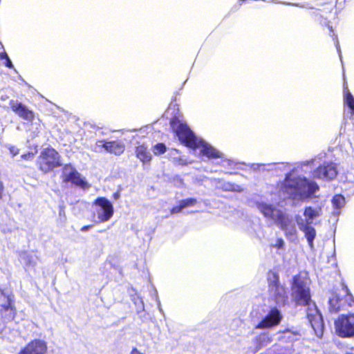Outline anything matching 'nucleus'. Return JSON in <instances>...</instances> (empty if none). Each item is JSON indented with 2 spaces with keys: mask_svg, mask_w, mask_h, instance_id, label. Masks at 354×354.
I'll use <instances>...</instances> for the list:
<instances>
[{
  "mask_svg": "<svg viewBox=\"0 0 354 354\" xmlns=\"http://www.w3.org/2000/svg\"><path fill=\"white\" fill-rule=\"evenodd\" d=\"M292 297L297 306H307L306 317L318 337H322L324 333V322L322 315L315 303L311 299L309 281L301 275L295 276L292 279Z\"/></svg>",
  "mask_w": 354,
  "mask_h": 354,
  "instance_id": "1",
  "label": "nucleus"
},
{
  "mask_svg": "<svg viewBox=\"0 0 354 354\" xmlns=\"http://www.w3.org/2000/svg\"><path fill=\"white\" fill-rule=\"evenodd\" d=\"M171 127L180 142L192 149H198L201 155H221L220 152L203 138L196 136L187 124L178 118L170 122Z\"/></svg>",
  "mask_w": 354,
  "mask_h": 354,
  "instance_id": "2",
  "label": "nucleus"
},
{
  "mask_svg": "<svg viewBox=\"0 0 354 354\" xmlns=\"http://www.w3.org/2000/svg\"><path fill=\"white\" fill-rule=\"evenodd\" d=\"M281 189L292 199L305 200L313 197L319 187L315 182L293 171L286 175Z\"/></svg>",
  "mask_w": 354,
  "mask_h": 354,
  "instance_id": "3",
  "label": "nucleus"
},
{
  "mask_svg": "<svg viewBox=\"0 0 354 354\" xmlns=\"http://www.w3.org/2000/svg\"><path fill=\"white\" fill-rule=\"evenodd\" d=\"M321 207H313L311 206L306 207L304 211V217L297 215L295 220L299 230L304 233L307 239L309 247L313 249L314 248V239L316 236L315 229L311 226L313 220L321 216Z\"/></svg>",
  "mask_w": 354,
  "mask_h": 354,
  "instance_id": "4",
  "label": "nucleus"
},
{
  "mask_svg": "<svg viewBox=\"0 0 354 354\" xmlns=\"http://www.w3.org/2000/svg\"><path fill=\"white\" fill-rule=\"evenodd\" d=\"M268 281L270 297L279 306H283L287 301L288 296L284 286L279 283L278 274L274 272L270 273Z\"/></svg>",
  "mask_w": 354,
  "mask_h": 354,
  "instance_id": "5",
  "label": "nucleus"
},
{
  "mask_svg": "<svg viewBox=\"0 0 354 354\" xmlns=\"http://www.w3.org/2000/svg\"><path fill=\"white\" fill-rule=\"evenodd\" d=\"M94 216L97 218V222L105 223L109 221L113 215V206L105 197L97 198L93 203Z\"/></svg>",
  "mask_w": 354,
  "mask_h": 354,
  "instance_id": "6",
  "label": "nucleus"
},
{
  "mask_svg": "<svg viewBox=\"0 0 354 354\" xmlns=\"http://www.w3.org/2000/svg\"><path fill=\"white\" fill-rule=\"evenodd\" d=\"M0 317L4 322H10L15 319L17 310L15 306L14 296L11 292L1 290Z\"/></svg>",
  "mask_w": 354,
  "mask_h": 354,
  "instance_id": "7",
  "label": "nucleus"
},
{
  "mask_svg": "<svg viewBox=\"0 0 354 354\" xmlns=\"http://www.w3.org/2000/svg\"><path fill=\"white\" fill-rule=\"evenodd\" d=\"M335 328L339 337H354V314L339 317L335 322Z\"/></svg>",
  "mask_w": 354,
  "mask_h": 354,
  "instance_id": "8",
  "label": "nucleus"
},
{
  "mask_svg": "<svg viewBox=\"0 0 354 354\" xmlns=\"http://www.w3.org/2000/svg\"><path fill=\"white\" fill-rule=\"evenodd\" d=\"M62 178L63 183L72 184L82 189H88L90 185L81 176V174L71 165H66L63 168Z\"/></svg>",
  "mask_w": 354,
  "mask_h": 354,
  "instance_id": "9",
  "label": "nucleus"
},
{
  "mask_svg": "<svg viewBox=\"0 0 354 354\" xmlns=\"http://www.w3.org/2000/svg\"><path fill=\"white\" fill-rule=\"evenodd\" d=\"M257 209L263 216L275 223L280 218L283 210L279 208V205H272L266 202H260L257 204Z\"/></svg>",
  "mask_w": 354,
  "mask_h": 354,
  "instance_id": "10",
  "label": "nucleus"
},
{
  "mask_svg": "<svg viewBox=\"0 0 354 354\" xmlns=\"http://www.w3.org/2000/svg\"><path fill=\"white\" fill-rule=\"evenodd\" d=\"M282 319L281 312L277 308H272L262 320L255 326L256 329H268L279 324Z\"/></svg>",
  "mask_w": 354,
  "mask_h": 354,
  "instance_id": "11",
  "label": "nucleus"
},
{
  "mask_svg": "<svg viewBox=\"0 0 354 354\" xmlns=\"http://www.w3.org/2000/svg\"><path fill=\"white\" fill-rule=\"evenodd\" d=\"M337 174V169L335 163H328L320 166L313 172L314 178L326 180L334 179Z\"/></svg>",
  "mask_w": 354,
  "mask_h": 354,
  "instance_id": "12",
  "label": "nucleus"
},
{
  "mask_svg": "<svg viewBox=\"0 0 354 354\" xmlns=\"http://www.w3.org/2000/svg\"><path fill=\"white\" fill-rule=\"evenodd\" d=\"M47 346L44 341L34 339L21 349L18 354H46Z\"/></svg>",
  "mask_w": 354,
  "mask_h": 354,
  "instance_id": "13",
  "label": "nucleus"
},
{
  "mask_svg": "<svg viewBox=\"0 0 354 354\" xmlns=\"http://www.w3.org/2000/svg\"><path fill=\"white\" fill-rule=\"evenodd\" d=\"M97 147L104 149L100 152L113 153L114 155H120L124 151V144L119 140L105 142L104 140L98 141Z\"/></svg>",
  "mask_w": 354,
  "mask_h": 354,
  "instance_id": "14",
  "label": "nucleus"
},
{
  "mask_svg": "<svg viewBox=\"0 0 354 354\" xmlns=\"http://www.w3.org/2000/svg\"><path fill=\"white\" fill-rule=\"evenodd\" d=\"M37 163L44 173H48L62 165L59 156H39Z\"/></svg>",
  "mask_w": 354,
  "mask_h": 354,
  "instance_id": "15",
  "label": "nucleus"
},
{
  "mask_svg": "<svg viewBox=\"0 0 354 354\" xmlns=\"http://www.w3.org/2000/svg\"><path fill=\"white\" fill-rule=\"evenodd\" d=\"M10 106L12 110L20 118L30 121L34 118L33 112L29 110L24 104L17 101L10 100Z\"/></svg>",
  "mask_w": 354,
  "mask_h": 354,
  "instance_id": "16",
  "label": "nucleus"
},
{
  "mask_svg": "<svg viewBox=\"0 0 354 354\" xmlns=\"http://www.w3.org/2000/svg\"><path fill=\"white\" fill-rule=\"evenodd\" d=\"M19 260L26 271H28L35 268L38 257L33 251H22L19 253Z\"/></svg>",
  "mask_w": 354,
  "mask_h": 354,
  "instance_id": "17",
  "label": "nucleus"
},
{
  "mask_svg": "<svg viewBox=\"0 0 354 354\" xmlns=\"http://www.w3.org/2000/svg\"><path fill=\"white\" fill-rule=\"evenodd\" d=\"M272 341V338L268 333H261L253 339L252 346L250 347V350L252 353H256L270 344Z\"/></svg>",
  "mask_w": 354,
  "mask_h": 354,
  "instance_id": "18",
  "label": "nucleus"
},
{
  "mask_svg": "<svg viewBox=\"0 0 354 354\" xmlns=\"http://www.w3.org/2000/svg\"><path fill=\"white\" fill-rule=\"evenodd\" d=\"M328 304V308L331 313H337L342 308V300L336 294H333L329 298Z\"/></svg>",
  "mask_w": 354,
  "mask_h": 354,
  "instance_id": "19",
  "label": "nucleus"
},
{
  "mask_svg": "<svg viewBox=\"0 0 354 354\" xmlns=\"http://www.w3.org/2000/svg\"><path fill=\"white\" fill-rule=\"evenodd\" d=\"M344 103L349 108L351 114L354 115V97L347 87L344 88Z\"/></svg>",
  "mask_w": 354,
  "mask_h": 354,
  "instance_id": "20",
  "label": "nucleus"
},
{
  "mask_svg": "<svg viewBox=\"0 0 354 354\" xmlns=\"http://www.w3.org/2000/svg\"><path fill=\"white\" fill-rule=\"evenodd\" d=\"M219 187L226 192H241L243 191L240 185L229 182L221 183Z\"/></svg>",
  "mask_w": 354,
  "mask_h": 354,
  "instance_id": "21",
  "label": "nucleus"
},
{
  "mask_svg": "<svg viewBox=\"0 0 354 354\" xmlns=\"http://www.w3.org/2000/svg\"><path fill=\"white\" fill-rule=\"evenodd\" d=\"M293 223L292 217L286 214L284 212L280 216L279 220L277 221L275 224H277L281 229L288 225H290Z\"/></svg>",
  "mask_w": 354,
  "mask_h": 354,
  "instance_id": "22",
  "label": "nucleus"
},
{
  "mask_svg": "<svg viewBox=\"0 0 354 354\" xmlns=\"http://www.w3.org/2000/svg\"><path fill=\"white\" fill-rule=\"evenodd\" d=\"M345 198L341 194H336L332 199L333 207L336 209H340L345 205Z\"/></svg>",
  "mask_w": 354,
  "mask_h": 354,
  "instance_id": "23",
  "label": "nucleus"
},
{
  "mask_svg": "<svg viewBox=\"0 0 354 354\" xmlns=\"http://www.w3.org/2000/svg\"><path fill=\"white\" fill-rule=\"evenodd\" d=\"M281 230H283L286 236L288 238H291L292 236H295L296 235L297 230L295 225L294 222L291 223L290 225H288L287 226L281 228Z\"/></svg>",
  "mask_w": 354,
  "mask_h": 354,
  "instance_id": "24",
  "label": "nucleus"
},
{
  "mask_svg": "<svg viewBox=\"0 0 354 354\" xmlns=\"http://www.w3.org/2000/svg\"><path fill=\"white\" fill-rule=\"evenodd\" d=\"M132 301L134 303L135 306H136V310H137L138 313L144 311V310H145L144 301L140 296H138V295L133 296L132 297Z\"/></svg>",
  "mask_w": 354,
  "mask_h": 354,
  "instance_id": "25",
  "label": "nucleus"
},
{
  "mask_svg": "<svg viewBox=\"0 0 354 354\" xmlns=\"http://www.w3.org/2000/svg\"><path fill=\"white\" fill-rule=\"evenodd\" d=\"M197 201L195 198H187L185 200H181L180 203L183 205V207L185 209L188 207H192L196 205Z\"/></svg>",
  "mask_w": 354,
  "mask_h": 354,
  "instance_id": "26",
  "label": "nucleus"
},
{
  "mask_svg": "<svg viewBox=\"0 0 354 354\" xmlns=\"http://www.w3.org/2000/svg\"><path fill=\"white\" fill-rule=\"evenodd\" d=\"M166 151V146L163 143H158L154 146V153H164Z\"/></svg>",
  "mask_w": 354,
  "mask_h": 354,
  "instance_id": "27",
  "label": "nucleus"
},
{
  "mask_svg": "<svg viewBox=\"0 0 354 354\" xmlns=\"http://www.w3.org/2000/svg\"><path fill=\"white\" fill-rule=\"evenodd\" d=\"M57 152L53 148L46 147L42 149V151L40 152V155H56Z\"/></svg>",
  "mask_w": 354,
  "mask_h": 354,
  "instance_id": "28",
  "label": "nucleus"
},
{
  "mask_svg": "<svg viewBox=\"0 0 354 354\" xmlns=\"http://www.w3.org/2000/svg\"><path fill=\"white\" fill-rule=\"evenodd\" d=\"M284 244V241L282 239H277L275 243L271 245V247L276 248L277 249H283Z\"/></svg>",
  "mask_w": 354,
  "mask_h": 354,
  "instance_id": "29",
  "label": "nucleus"
},
{
  "mask_svg": "<svg viewBox=\"0 0 354 354\" xmlns=\"http://www.w3.org/2000/svg\"><path fill=\"white\" fill-rule=\"evenodd\" d=\"M147 149L144 145L138 146L136 148V155H147Z\"/></svg>",
  "mask_w": 354,
  "mask_h": 354,
  "instance_id": "30",
  "label": "nucleus"
},
{
  "mask_svg": "<svg viewBox=\"0 0 354 354\" xmlns=\"http://www.w3.org/2000/svg\"><path fill=\"white\" fill-rule=\"evenodd\" d=\"M184 208L183 207V205L180 203V201L179 202V205L178 206H176V207H174L171 209V214H178L180 213Z\"/></svg>",
  "mask_w": 354,
  "mask_h": 354,
  "instance_id": "31",
  "label": "nucleus"
},
{
  "mask_svg": "<svg viewBox=\"0 0 354 354\" xmlns=\"http://www.w3.org/2000/svg\"><path fill=\"white\" fill-rule=\"evenodd\" d=\"M320 24L322 26H326L329 29L330 32H333L332 26L330 24V22L328 21H327L326 19H323L320 20Z\"/></svg>",
  "mask_w": 354,
  "mask_h": 354,
  "instance_id": "32",
  "label": "nucleus"
},
{
  "mask_svg": "<svg viewBox=\"0 0 354 354\" xmlns=\"http://www.w3.org/2000/svg\"><path fill=\"white\" fill-rule=\"evenodd\" d=\"M156 301L157 302V305H158V310L160 311V313L162 315H165L164 314V311L162 308V306H161V304H160V301L158 299V297L157 295V293H156Z\"/></svg>",
  "mask_w": 354,
  "mask_h": 354,
  "instance_id": "33",
  "label": "nucleus"
},
{
  "mask_svg": "<svg viewBox=\"0 0 354 354\" xmlns=\"http://www.w3.org/2000/svg\"><path fill=\"white\" fill-rule=\"evenodd\" d=\"M4 60H5L4 64H5V66L6 67L10 68H12L14 67V66H13L10 59L9 58V57L7 59H4Z\"/></svg>",
  "mask_w": 354,
  "mask_h": 354,
  "instance_id": "34",
  "label": "nucleus"
},
{
  "mask_svg": "<svg viewBox=\"0 0 354 354\" xmlns=\"http://www.w3.org/2000/svg\"><path fill=\"white\" fill-rule=\"evenodd\" d=\"M342 290L344 292V293L347 295L348 299L352 300L353 296L348 292V288H347V286H343Z\"/></svg>",
  "mask_w": 354,
  "mask_h": 354,
  "instance_id": "35",
  "label": "nucleus"
},
{
  "mask_svg": "<svg viewBox=\"0 0 354 354\" xmlns=\"http://www.w3.org/2000/svg\"><path fill=\"white\" fill-rule=\"evenodd\" d=\"M10 151L12 153V155H17L19 153V149L14 146H12L10 148Z\"/></svg>",
  "mask_w": 354,
  "mask_h": 354,
  "instance_id": "36",
  "label": "nucleus"
},
{
  "mask_svg": "<svg viewBox=\"0 0 354 354\" xmlns=\"http://www.w3.org/2000/svg\"><path fill=\"white\" fill-rule=\"evenodd\" d=\"M8 57V55L6 51H3V52L0 53V59L1 60H4V59H7Z\"/></svg>",
  "mask_w": 354,
  "mask_h": 354,
  "instance_id": "37",
  "label": "nucleus"
},
{
  "mask_svg": "<svg viewBox=\"0 0 354 354\" xmlns=\"http://www.w3.org/2000/svg\"><path fill=\"white\" fill-rule=\"evenodd\" d=\"M150 160H151V156H142V158L140 159V161H142L143 162V164H145V162L150 161Z\"/></svg>",
  "mask_w": 354,
  "mask_h": 354,
  "instance_id": "38",
  "label": "nucleus"
},
{
  "mask_svg": "<svg viewBox=\"0 0 354 354\" xmlns=\"http://www.w3.org/2000/svg\"><path fill=\"white\" fill-rule=\"evenodd\" d=\"M286 334L287 335H289L288 336H287L288 338H290V335H299V334L297 333H291L290 330H286L285 332Z\"/></svg>",
  "mask_w": 354,
  "mask_h": 354,
  "instance_id": "39",
  "label": "nucleus"
},
{
  "mask_svg": "<svg viewBox=\"0 0 354 354\" xmlns=\"http://www.w3.org/2000/svg\"><path fill=\"white\" fill-rule=\"evenodd\" d=\"M92 227V225H85V226H83L81 229V230L82 232H86L88 231V230H90L91 228Z\"/></svg>",
  "mask_w": 354,
  "mask_h": 354,
  "instance_id": "40",
  "label": "nucleus"
},
{
  "mask_svg": "<svg viewBox=\"0 0 354 354\" xmlns=\"http://www.w3.org/2000/svg\"><path fill=\"white\" fill-rule=\"evenodd\" d=\"M174 162H178V165H182L185 164V163H184V162H182V160H181L180 158H178V160H174Z\"/></svg>",
  "mask_w": 354,
  "mask_h": 354,
  "instance_id": "41",
  "label": "nucleus"
},
{
  "mask_svg": "<svg viewBox=\"0 0 354 354\" xmlns=\"http://www.w3.org/2000/svg\"><path fill=\"white\" fill-rule=\"evenodd\" d=\"M336 48H337V51H338V53L339 54V56L341 57V55H340V48H339V43H338L337 41H336Z\"/></svg>",
  "mask_w": 354,
  "mask_h": 354,
  "instance_id": "42",
  "label": "nucleus"
},
{
  "mask_svg": "<svg viewBox=\"0 0 354 354\" xmlns=\"http://www.w3.org/2000/svg\"><path fill=\"white\" fill-rule=\"evenodd\" d=\"M35 153H38L37 149H36L35 151H29L26 155H28V156L34 155Z\"/></svg>",
  "mask_w": 354,
  "mask_h": 354,
  "instance_id": "43",
  "label": "nucleus"
},
{
  "mask_svg": "<svg viewBox=\"0 0 354 354\" xmlns=\"http://www.w3.org/2000/svg\"><path fill=\"white\" fill-rule=\"evenodd\" d=\"M113 197H114L115 199L119 198L120 194L119 193H115L114 195H113Z\"/></svg>",
  "mask_w": 354,
  "mask_h": 354,
  "instance_id": "44",
  "label": "nucleus"
},
{
  "mask_svg": "<svg viewBox=\"0 0 354 354\" xmlns=\"http://www.w3.org/2000/svg\"><path fill=\"white\" fill-rule=\"evenodd\" d=\"M345 354H354V349L352 348L351 351H347Z\"/></svg>",
  "mask_w": 354,
  "mask_h": 354,
  "instance_id": "45",
  "label": "nucleus"
}]
</instances>
